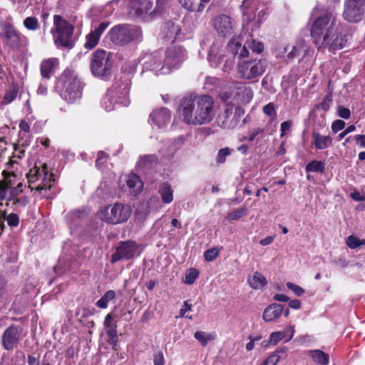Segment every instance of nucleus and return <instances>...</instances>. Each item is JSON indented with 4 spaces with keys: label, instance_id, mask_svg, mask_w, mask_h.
Masks as SVG:
<instances>
[{
    "label": "nucleus",
    "instance_id": "1",
    "mask_svg": "<svg viewBox=\"0 0 365 365\" xmlns=\"http://www.w3.org/2000/svg\"><path fill=\"white\" fill-rule=\"evenodd\" d=\"M178 110L185 123L196 126L210 123L215 115L214 100L208 95L183 98Z\"/></svg>",
    "mask_w": 365,
    "mask_h": 365
},
{
    "label": "nucleus",
    "instance_id": "2",
    "mask_svg": "<svg viewBox=\"0 0 365 365\" xmlns=\"http://www.w3.org/2000/svg\"><path fill=\"white\" fill-rule=\"evenodd\" d=\"M311 36L314 43L320 48L342 49L347 38L345 35H338V26L334 19L329 14L317 18L311 27Z\"/></svg>",
    "mask_w": 365,
    "mask_h": 365
},
{
    "label": "nucleus",
    "instance_id": "3",
    "mask_svg": "<svg viewBox=\"0 0 365 365\" xmlns=\"http://www.w3.org/2000/svg\"><path fill=\"white\" fill-rule=\"evenodd\" d=\"M74 26L60 15L53 16V26L51 30L54 43L57 47L71 49L73 48Z\"/></svg>",
    "mask_w": 365,
    "mask_h": 365
},
{
    "label": "nucleus",
    "instance_id": "4",
    "mask_svg": "<svg viewBox=\"0 0 365 365\" xmlns=\"http://www.w3.org/2000/svg\"><path fill=\"white\" fill-rule=\"evenodd\" d=\"M62 98L68 103H74L81 97V86L74 70L66 69L58 81Z\"/></svg>",
    "mask_w": 365,
    "mask_h": 365
},
{
    "label": "nucleus",
    "instance_id": "5",
    "mask_svg": "<svg viewBox=\"0 0 365 365\" xmlns=\"http://www.w3.org/2000/svg\"><path fill=\"white\" fill-rule=\"evenodd\" d=\"M108 35L113 43L123 46L133 41H140L143 34L138 26L119 24L113 26Z\"/></svg>",
    "mask_w": 365,
    "mask_h": 365
},
{
    "label": "nucleus",
    "instance_id": "6",
    "mask_svg": "<svg viewBox=\"0 0 365 365\" xmlns=\"http://www.w3.org/2000/svg\"><path fill=\"white\" fill-rule=\"evenodd\" d=\"M132 213L130 205L121 202L106 207L99 213L101 220L111 225L122 224L128 221Z\"/></svg>",
    "mask_w": 365,
    "mask_h": 365
},
{
    "label": "nucleus",
    "instance_id": "7",
    "mask_svg": "<svg viewBox=\"0 0 365 365\" xmlns=\"http://www.w3.org/2000/svg\"><path fill=\"white\" fill-rule=\"evenodd\" d=\"M26 177L30 186L35 185L31 187L32 189L39 192L50 190L55 181L53 174L48 172L47 165L45 163L41 167L35 165L29 170Z\"/></svg>",
    "mask_w": 365,
    "mask_h": 365
},
{
    "label": "nucleus",
    "instance_id": "8",
    "mask_svg": "<svg viewBox=\"0 0 365 365\" xmlns=\"http://www.w3.org/2000/svg\"><path fill=\"white\" fill-rule=\"evenodd\" d=\"M187 58V52L182 46L172 44L167 48L163 65L160 70L163 74H168L178 69Z\"/></svg>",
    "mask_w": 365,
    "mask_h": 365
},
{
    "label": "nucleus",
    "instance_id": "9",
    "mask_svg": "<svg viewBox=\"0 0 365 365\" xmlns=\"http://www.w3.org/2000/svg\"><path fill=\"white\" fill-rule=\"evenodd\" d=\"M267 61L263 58L244 59L237 63V72L245 80H252L262 75L267 68Z\"/></svg>",
    "mask_w": 365,
    "mask_h": 365
},
{
    "label": "nucleus",
    "instance_id": "10",
    "mask_svg": "<svg viewBox=\"0 0 365 365\" xmlns=\"http://www.w3.org/2000/svg\"><path fill=\"white\" fill-rule=\"evenodd\" d=\"M0 34V38L10 49L19 50L25 41V37L11 24H6Z\"/></svg>",
    "mask_w": 365,
    "mask_h": 365
},
{
    "label": "nucleus",
    "instance_id": "11",
    "mask_svg": "<svg viewBox=\"0 0 365 365\" xmlns=\"http://www.w3.org/2000/svg\"><path fill=\"white\" fill-rule=\"evenodd\" d=\"M111 63L104 50H97L93 53L91 63L92 73L97 76H106L110 73Z\"/></svg>",
    "mask_w": 365,
    "mask_h": 365
},
{
    "label": "nucleus",
    "instance_id": "12",
    "mask_svg": "<svg viewBox=\"0 0 365 365\" xmlns=\"http://www.w3.org/2000/svg\"><path fill=\"white\" fill-rule=\"evenodd\" d=\"M212 25L220 36H227L232 34L235 21L230 16L220 14L214 18Z\"/></svg>",
    "mask_w": 365,
    "mask_h": 365
},
{
    "label": "nucleus",
    "instance_id": "13",
    "mask_svg": "<svg viewBox=\"0 0 365 365\" xmlns=\"http://www.w3.org/2000/svg\"><path fill=\"white\" fill-rule=\"evenodd\" d=\"M138 252V245L135 242H122L112 255L111 262H116L122 259H130Z\"/></svg>",
    "mask_w": 365,
    "mask_h": 365
},
{
    "label": "nucleus",
    "instance_id": "14",
    "mask_svg": "<svg viewBox=\"0 0 365 365\" xmlns=\"http://www.w3.org/2000/svg\"><path fill=\"white\" fill-rule=\"evenodd\" d=\"M243 114L244 110L240 106L235 108V113L232 108H227L220 116V119H222L220 127L225 129L235 128L240 123V118Z\"/></svg>",
    "mask_w": 365,
    "mask_h": 365
},
{
    "label": "nucleus",
    "instance_id": "15",
    "mask_svg": "<svg viewBox=\"0 0 365 365\" xmlns=\"http://www.w3.org/2000/svg\"><path fill=\"white\" fill-rule=\"evenodd\" d=\"M129 92L128 83H125L122 89L118 90L117 88H110L108 91L106 96L101 101V105L104 108V109L107 111H110L114 108V104L115 102L120 103V100H115L113 101V99L118 96V93H120L123 97H125Z\"/></svg>",
    "mask_w": 365,
    "mask_h": 365
},
{
    "label": "nucleus",
    "instance_id": "16",
    "mask_svg": "<svg viewBox=\"0 0 365 365\" xmlns=\"http://www.w3.org/2000/svg\"><path fill=\"white\" fill-rule=\"evenodd\" d=\"M365 9L354 3V1L347 0L344 7V17L349 22H358L362 19Z\"/></svg>",
    "mask_w": 365,
    "mask_h": 365
},
{
    "label": "nucleus",
    "instance_id": "17",
    "mask_svg": "<svg viewBox=\"0 0 365 365\" xmlns=\"http://www.w3.org/2000/svg\"><path fill=\"white\" fill-rule=\"evenodd\" d=\"M20 331L15 326L9 327L2 335V345L6 350H12L19 343Z\"/></svg>",
    "mask_w": 365,
    "mask_h": 365
},
{
    "label": "nucleus",
    "instance_id": "18",
    "mask_svg": "<svg viewBox=\"0 0 365 365\" xmlns=\"http://www.w3.org/2000/svg\"><path fill=\"white\" fill-rule=\"evenodd\" d=\"M108 26V22H101L96 29L91 31L86 37L85 48L92 49L96 47L101 35Z\"/></svg>",
    "mask_w": 365,
    "mask_h": 365
},
{
    "label": "nucleus",
    "instance_id": "19",
    "mask_svg": "<svg viewBox=\"0 0 365 365\" xmlns=\"http://www.w3.org/2000/svg\"><path fill=\"white\" fill-rule=\"evenodd\" d=\"M143 185L140 178L133 173L127 176L126 185L122 186V190L132 195H138L143 189Z\"/></svg>",
    "mask_w": 365,
    "mask_h": 365
},
{
    "label": "nucleus",
    "instance_id": "20",
    "mask_svg": "<svg viewBox=\"0 0 365 365\" xmlns=\"http://www.w3.org/2000/svg\"><path fill=\"white\" fill-rule=\"evenodd\" d=\"M170 112L166 108H160L153 111L150 115V119L152 124L161 128L166 126L170 120Z\"/></svg>",
    "mask_w": 365,
    "mask_h": 365
},
{
    "label": "nucleus",
    "instance_id": "21",
    "mask_svg": "<svg viewBox=\"0 0 365 365\" xmlns=\"http://www.w3.org/2000/svg\"><path fill=\"white\" fill-rule=\"evenodd\" d=\"M283 310L282 304H272L264 309L262 318L267 322H274L282 315Z\"/></svg>",
    "mask_w": 365,
    "mask_h": 365
},
{
    "label": "nucleus",
    "instance_id": "22",
    "mask_svg": "<svg viewBox=\"0 0 365 365\" xmlns=\"http://www.w3.org/2000/svg\"><path fill=\"white\" fill-rule=\"evenodd\" d=\"M312 52V50L307 46L305 41L304 39H299L296 42L295 45L288 53L287 58L289 60H292L301 53L303 54V57H305L310 55Z\"/></svg>",
    "mask_w": 365,
    "mask_h": 365
},
{
    "label": "nucleus",
    "instance_id": "23",
    "mask_svg": "<svg viewBox=\"0 0 365 365\" xmlns=\"http://www.w3.org/2000/svg\"><path fill=\"white\" fill-rule=\"evenodd\" d=\"M210 0H180L182 6L191 12H202Z\"/></svg>",
    "mask_w": 365,
    "mask_h": 365
},
{
    "label": "nucleus",
    "instance_id": "24",
    "mask_svg": "<svg viewBox=\"0 0 365 365\" xmlns=\"http://www.w3.org/2000/svg\"><path fill=\"white\" fill-rule=\"evenodd\" d=\"M130 6L138 15L149 13L153 6V0H130Z\"/></svg>",
    "mask_w": 365,
    "mask_h": 365
},
{
    "label": "nucleus",
    "instance_id": "25",
    "mask_svg": "<svg viewBox=\"0 0 365 365\" xmlns=\"http://www.w3.org/2000/svg\"><path fill=\"white\" fill-rule=\"evenodd\" d=\"M294 329L292 327H288L284 331L272 332L269 337V344L276 345L279 341L285 338L288 334V337L285 339V342L289 341L294 336Z\"/></svg>",
    "mask_w": 365,
    "mask_h": 365
},
{
    "label": "nucleus",
    "instance_id": "26",
    "mask_svg": "<svg viewBox=\"0 0 365 365\" xmlns=\"http://www.w3.org/2000/svg\"><path fill=\"white\" fill-rule=\"evenodd\" d=\"M247 282L249 285L254 289H262L267 284L266 277L259 272H255L249 276Z\"/></svg>",
    "mask_w": 365,
    "mask_h": 365
},
{
    "label": "nucleus",
    "instance_id": "27",
    "mask_svg": "<svg viewBox=\"0 0 365 365\" xmlns=\"http://www.w3.org/2000/svg\"><path fill=\"white\" fill-rule=\"evenodd\" d=\"M312 138L314 146L319 150L326 149L332 144V139L330 136L322 135L317 132L313 133Z\"/></svg>",
    "mask_w": 365,
    "mask_h": 365
},
{
    "label": "nucleus",
    "instance_id": "28",
    "mask_svg": "<svg viewBox=\"0 0 365 365\" xmlns=\"http://www.w3.org/2000/svg\"><path fill=\"white\" fill-rule=\"evenodd\" d=\"M58 61L57 58H48L43 60L41 63V73L43 78H48L50 73L54 70V68L58 65Z\"/></svg>",
    "mask_w": 365,
    "mask_h": 365
},
{
    "label": "nucleus",
    "instance_id": "29",
    "mask_svg": "<svg viewBox=\"0 0 365 365\" xmlns=\"http://www.w3.org/2000/svg\"><path fill=\"white\" fill-rule=\"evenodd\" d=\"M230 50L235 54H237L240 58L247 57L249 51L246 45L242 46L239 41L232 39L229 43Z\"/></svg>",
    "mask_w": 365,
    "mask_h": 365
},
{
    "label": "nucleus",
    "instance_id": "30",
    "mask_svg": "<svg viewBox=\"0 0 365 365\" xmlns=\"http://www.w3.org/2000/svg\"><path fill=\"white\" fill-rule=\"evenodd\" d=\"M309 354L314 361L318 364L327 365L329 362V355L321 350H312L309 351Z\"/></svg>",
    "mask_w": 365,
    "mask_h": 365
},
{
    "label": "nucleus",
    "instance_id": "31",
    "mask_svg": "<svg viewBox=\"0 0 365 365\" xmlns=\"http://www.w3.org/2000/svg\"><path fill=\"white\" fill-rule=\"evenodd\" d=\"M159 192L163 202L170 203L173 200V191L170 185L164 183L160 188Z\"/></svg>",
    "mask_w": 365,
    "mask_h": 365
},
{
    "label": "nucleus",
    "instance_id": "32",
    "mask_svg": "<svg viewBox=\"0 0 365 365\" xmlns=\"http://www.w3.org/2000/svg\"><path fill=\"white\" fill-rule=\"evenodd\" d=\"M194 337L203 346H207L209 341H213L215 339V335L202 331H196L194 334Z\"/></svg>",
    "mask_w": 365,
    "mask_h": 365
},
{
    "label": "nucleus",
    "instance_id": "33",
    "mask_svg": "<svg viewBox=\"0 0 365 365\" xmlns=\"http://www.w3.org/2000/svg\"><path fill=\"white\" fill-rule=\"evenodd\" d=\"M160 61L155 57L148 56V61H145L144 67L147 69L154 70L158 74H163L160 70Z\"/></svg>",
    "mask_w": 365,
    "mask_h": 365
},
{
    "label": "nucleus",
    "instance_id": "34",
    "mask_svg": "<svg viewBox=\"0 0 365 365\" xmlns=\"http://www.w3.org/2000/svg\"><path fill=\"white\" fill-rule=\"evenodd\" d=\"M115 297V292L113 290L106 292L103 296L97 301L96 306L99 308L105 309L108 307L110 301Z\"/></svg>",
    "mask_w": 365,
    "mask_h": 365
},
{
    "label": "nucleus",
    "instance_id": "35",
    "mask_svg": "<svg viewBox=\"0 0 365 365\" xmlns=\"http://www.w3.org/2000/svg\"><path fill=\"white\" fill-rule=\"evenodd\" d=\"M24 26L29 31H35L40 28L38 19L35 16H28L23 21Z\"/></svg>",
    "mask_w": 365,
    "mask_h": 365
},
{
    "label": "nucleus",
    "instance_id": "36",
    "mask_svg": "<svg viewBox=\"0 0 365 365\" xmlns=\"http://www.w3.org/2000/svg\"><path fill=\"white\" fill-rule=\"evenodd\" d=\"M19 92L18 87L16 86H12L9 90L6 91L5 93L3 100L2 104L8 105L11 103L17 96Z\"/></svg>",
    "mask_w": 365,
    "mask_h": 365
},
{
    "label": "nucleus",
    "instance_id": "37",
    "mask_svg": "<svg viewBox=\"0 0 365 365\" xmlns=\"http://www.w3.org/2000/svg\"><path fill=\"white\" fill-rule=\"evenodd\" d=\"M307 172H319L323 173L324 172V163L322 161L313 160L306 165Z\"/></svg>",
    "mask_w": 365,
    "mask_h": 365
},
{
    "label": "nucleus",
    "instance_id": "38",
    "mask_svg": "<svg viewBox=\"0 0 365 365\" xmlns=\"http://www.w3.org/2000/svg\"><path fill=\"white\" fill-rule=\"evenodd\" d=\"M9 183V196L8 198L17 197L18 196L22 195L23 189L22 183L19 182L16 187H13L11 182L8 181Z\"/></svg>",
    "mask_w": 365,
    "mask_h": 365
},
{
    "label": "nucleus",
    "instance_id": "39",
    "mask_svg": "<svg viewBox=\"0 0 365 365\" xmlns=\"http://www.w3.org/2000/svg\"><path fill=\"white\" fill-rule=\"evenodd\" d=\"M199 271L197 269L191 268L188 269L185 273L184 282L187 284H193L199 277Z\"/></svg>",
    "mask_w": 365,
    "mask_h": 365
},
{
    "label": "nucleus",
    "instance_id": "40",
    "mask_svg": "<svg viewBox=\"0 0 365 365\" xmlns=\"http://www.w3.org/2000/svg\"><path fill=\"white\" fill-rule=\"evenodd\" d=\"M156 157L153 155H148L141 157L138 162V165L141 168L148 167L153 163L156 161Z\"/></svg>",
    "mask_w": 365,
    "mask_h": 365
},
{
    "label": "nucleus",
    "instance_id": "41",
    "mask_svg": "<svg viewBox=\"0 0 365 365\" xmlns=\"http://www.w3.org/2000/svg\"><path fill=\"white\" fill-rule=\"evenodd\" d=\"M4 221H6L7 225L11 227H16L19 224V217L16 213H10L6 215L4 212Z\"/></svg>",
    "mask_w": 365,
    "mask_h": 365
},
{
    "label": "nucleus",
    "instance_id": "42",
    "mask_svg": "<svg viewBox=\"0 0 365 365\" xmlns=\"http://www.w3.org/2000/svg\"><path fill=\"white\" fill-rule=\"evenodd\" d=\"M8 200L12 202V205H16L17 207H24L29 202L28 197L24 195L18 196L17 197L8 198Z\"/></svg>",
    "mask_w": 365,
    "mask_h": 365
},
{
    "label": "nucleus",
    "instance_id": "43",
    "mask_svg": "<svg viewBox=\"0 0 365 365\" xmlns=\"http://www.w3.org/2000/svg\"><path fill=\"white\" fill-rule=\"evenodd\" d=\"M108 335V339L107 342L112 345L113 349L114 350H116V346L118 344V336H117V331H115L114 329H110L109 331H107Z\"/></svg>",
    "mask_w": 365,
    "mask_h": 365
},
{
    "label": "nucleus",
    "instance_id": "44",
    "mask_svg": "<svg viewBox=\"0 0 365 365\" xmlns=\"http://www.w3.org/2000/svg\"><path fill=\"white\" fill-rule=\"evenodd\" d=\"M247 212L245 208L236 209L227 215V219L230 221L239 220L241 217L245 215Z\"/></svg>",
    "mask_w": 365,
    "mask_h": 365
},
{
    "label": "nucleus",
    "instance_id": "45",
    "mask_svg": "<svg viewBox=\"0 0 365 365\" xmlns=\"http://www.w3.org/2000/svg\"><path fill=\"white\" fill-rule=\"evenodd\" d=\"M231 154V150L229 148H224L218 151L216 161L218 163H222L225 162L226 158Z\"/></svg>",
    "mask_w": 365,
    "mask_h": 365
},
{
    "label": "nucleus",
    "instance_id": "46",
    "mask_svg": "<svg viewBox=\"0 0 365 365\" xmlns=\"http://www.w3.org/2000/svg\"><path fill=\"white\" fill-rule=\"evenodd\" d=\"M247 44L248 48L257 53H260L264 50V45L260 42L252 40L251 42H247Z\"/></svg>",
    "mask_w": 365,
    "mask_h": 365
},
{
    "label": "nucleus",
    "instance_id": "47",
    "mask_svg": "<svg viewBox=\"0 0 365 365\" xmlns=\"http://www.w3.org/2000/svg\"><path fill=\"white\" fill-rule=\"evenodd\" d=\"M220 251L217 248H212L205 251L204 256L207 262H212L216 259L219 255Z\"/></svg>",
    "mask_w": 365,
    "mask_h": 365
},
{
    "label": "nucleus",
    "instance_id": "48",
    "mask_svg": "<svg viewBox=\"0 0 365 365\" xmlns=\"http://www.w3.org/2000/svg\"><path fill=\"white\" fill-rule=\"evenodd\" d=\"M264 130L262 128H257L249 133L248 141L252 142L255 139L260 140L263 138Z\"/></svg>",
    "mask_w": 365,
    "mask_h": 365
},
{
    "label": "nucleus",
    "instance_id": "49",
    "mask_svg": "<svg viewBox=\"0 0 365 365\" xmlns=\"http://www.w3.org/2000/svg\"><path fill=\"white\" fill-rule=\"evenodd\" d=\"M288 289L292 290L297 296L300 297L304 294V289L299 285L294 284L292 282H288L286 284Z\"/></svg>",
    "mask_w": 365,
    "mask_h": 365
},
{
    "label": "nucleus",
    "instance_id": "50",
    "mask_svg": "<svg viewBox=\"0 0 365 365\" xmlns=\"http://www.w3.org/2000/svg\"><path fill=\"white\" fill-rule=\"evenodd\" d=\"M113 321V316L109 314H108L104 321V325L106 329V332L109 331L110 329H114L115 331H117V324L116 323H112Z\"/></svg>",
    "mask_w": 365,
    "mask_h": 365
},
{
    "label": "nucleus",
    "instance_id": "51",
    "mask_svg": "<svg viewBox=\"0 0 365 365\" xmlns=\"http://www.w3.org/2000/svg\"><path fill=\"white\" fill-rule=\"evenodd\" d=\"M346 245L351 249L360 247L359 239L354 235H350L346 239Z\"/></svg>",
    "mask_w": 365,
    "mask_h": 365
},
{
    "label": "nucleus",
    "instance_id": "52",
    "mask_svg": "<svg viewBox=\"0 0 365 365\" xmlns=\"http://www.w3.org/2000/svg\"><path fill=\"white\" fill-rule=\"evenodd\" d=\"M279 356L277 351L272 353L266 360L263 361V365H276L279 361Z\"/></svg>",
    "mask_w": 365,
    "mask_h": 365
},
{
    "label": "nucleus",
    "instance_id": "53",
    "mask_svg": "<svg viewBox=\"0 0 365 365\" xmlns=\"http://www.w3.org/2000/svg\"><path fill=\"white\" fill-rule=\"evenodd\" d=\"M9 183L0 181V200L8 198L9 196Z\"/></svg>",
    "mask_w": 365,
    "mask_h": 365
},
{
    "label": "nucleus",
    "instance_id": "54",
    "mask_svg": "<svg viewBox=\"0 0 365 365\" xmlns=\"http://www.w3.org/2000/svg\"><path fill=\"white\" fill-rule=\"evenodd\" d=\"M338 115L344 119H349L351 117V111L349 108L343 106H338Z\"/></svg>",
    "mask_w": 365,
    "mask_h": 365
},
{
    "label": "nucleus",
    "instance_id": "55",
    "mask_svg": "<svg viewBox=\"0 0 365 365\" xmlns=\"http://www.w3.org/2000/svg\"><path fill=\"white\" fill-rule=\"evenodd\" d=\"M346 123L342 120H336L332 123L331 130L334 133H337L344 128Z\"/></svg>",
    "mask_w": 365,
    "mask_h": 365
},
{
    "label": "nucleus",
    "instance_id": "56",
    "mask_svg": "<svg viewBox=\"0 0 365 365\" xmlns=\"http://www.w3.org/2000/svg\"><path fill=\"white\" fill-rule=\"evenodd\" d=\"M263 112L265 115L269 116H275V107L274 103H269L263 107Z\"/></svg>",
    "mask_w": 365,
    "mask_h": 365
},
{
    "label": "nucleus",
    "instance_id": "57",
    "mask_svg": "<svg viewBox=\"0 0 365 365\" xmlns=\"http://www.w3.org/2000/svg\"><path fill=\"white\" fill-rule=\"evenodd\" d=\"M153 363H154V365H164L165 364L164 355L162 351H158L154 354Z\"/></svg>",
    "mask_w": 365,
    "mask_h": 365
},
{
    "label": "nucleus",
    "instance_id": "58",
    "mask_svg": "<svg viewBox=\"0 0 365 365\" xmlns=\"http://www.w3.org/2000/svg\"><path fill=\"white\" fill-rule=\"evenodd\" d=\"M108 158V155L103 151H100L98 153V156L96 160V164L97 167H99L101 164L104 163Z\"/></svg>",
    "mask_w": 365,
    "mask_h": 365
},
{
    "label": "nucleus",
    "instance_id": "59",
    "mask_svg": "<svg viewBox=\"0 0 365 365\" xmlns=\"http://www.w3.org/2000/svg\"><path fill=\"white\" fill-rule=\"evenodd\" d=\"M356 130V126L354 125H351L348 126L343 132L339 134V140H342L346 135L349 133L354 132Z\"/></svg>",
    "mask_w": 365,
    "mask_h": 365
},
{
    "label": "nucleus",
    "instance_id": "60",
    "mask_svg": "<svg viewBox=\"0 0 365 365\" xmlns=\"http://www.w3.org/2000/svg\"><path fill=\"white\" fill-rule=\"evenodd\" d=\"M292 125V121H284L281 124L280 130H281V136H284L285 132L289 130Z\"/></svg>",
    "mask_w": 365,
    "mask_h": 365
},
{
    "label": "nucleus",
    "instance_id": "61",
    "mask_svg": "<svg viewBox=\"0 0 365 365\" xmlns=\"http://www.w3.org/2000/svg\"><path fill=\"white\" fill-rule=\"evenodd\" d=\"M192 309V304H190L188 303V301H185L183 303V307L180 309V317H185V314L187 312L191 311Z\"/></svg>",
    "mask_w": 365,
    "mask_h": 365
},
{
    "label": "nucleus",
    "instance_id": "62",
    "mask_svg": "<svg viewBox=\"0 0 365 365\" xmlns=\"http://www.w3.org/2000/svg\"><path fill=\"white\" fill-rule=\"evenodd\" d=\"M261 336H257L255 338L250 337V341L246 344V349L248 351H252L255 347V342L261 339Z\"/></svg>",
    "mask_w": 365,
    "mask_h": 365
},
{
    "label": "nucleus",
    "instance_id": "63",
    "mask_svg": "<svg viewBox=\"0 0 365 365\" xmlns=\"http://www.w3.org/2000/svg\"><path fill=\"white\" fill-rule=\"evenodd\" d=\"M361 148H365V135H356L353 137Z\"/></svg>",
    "mask_w": 365,
    "mask_h": 365
},
{
    "label": "nucleus",
    "instance_id": "64",
    "mask_svg": "<svg viewBox=\"0 0 365 365\" xmlns=\"http://www.w3.org/2000/svg\"><path fill=\"white\" fill-rule=\"evenodd\" d=\"M233 66H234V61H233V59L231 58H227L225 61V63H224L223 71L225 72H228L229 71H230L232 69Z\"/></svg>",
    "mask_w": 365,
    "mask_h": 365
}]
</instances>
